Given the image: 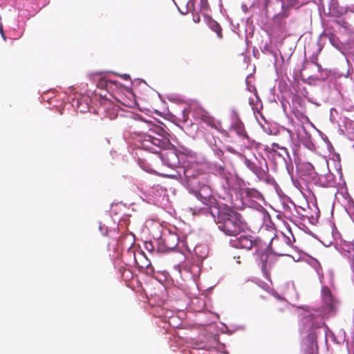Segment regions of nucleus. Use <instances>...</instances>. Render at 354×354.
Returning a JSON list of instances; mask_svg holds the SVG:
<instances>
[{"label":"nucleus","instance_id":"7c9ffc66","mask_svg":"<svg viewBox=\"0 0 354 354\" xmlns=\"http://www.w3.org/2000/svg\"><path fill=\"white\" fill-rule=\"evenodd\" d=\"M129 75H124V78L127 79V78H129Z\"/></svg>","mask_w":354,"mask_h":354},{"label":"nucleus","instance_id":"9b49d317","mask_svg":"<svg viewBox=\"0 0 354 354\" xmlns=\"http://www.w3.org/2000/svg\"><path fill=\"white\" fill-rule=\"evenodd\" d=\"M317 334L314 332L310 333L308 335V339L311 344L310 348L306 354H318V345L317 342Z\"/></svg>","mask_w":354,"mask_h":354},{"label":"nucleus","instance_id":"393cba45","mask_svg":"<svg viewBox=\"0 0 354 354\" xmlns=\"http://www.w3.org/2000/svg\"><path fill=\"white\" fill-rule=\"evenodd\" d=\"M348 258L350 259L351 267H352L353 271L354 272V251H353V254H350V256H348Z\"/></svg>","mask_w":354,"mask_h":354},{"label":"nucleus","instance_id":"bb28decb","mask_svg":"<svg viewBox=\"0 0 354 354\" xmlns=\"http://www.w3.org/2000/svg\"><path fill=\"white\" fill-rule=\"evenodd\" d=\"M311 62L313 64H314L315 65H317L318 64V57H317V55H315V56H313L311 58Z\"/></svg>","mask_w":354,"mask_h":354},{"label":"nucleus","instance_id":"6e6552de","mask_svg":"<svg viewBox=\"0 0 354 354\" xmlns=\"http://www.w3.org/2000/svg\"><path fill=\"white\" fill-rule=\"evenodd\" d=\"M126 94H119L116 99L126 106L131 107L135 104V95L129 90H126Z\"/></svg>","mask_w":354,"mask_h":354},{"label":"nucleus","instance_id":"f257e3e1","mask_svg":"<svg viewBox=\"0 0 354 354\" xmlns=\"http://www.w3.org/2000/svg\"><path fill=\"white\" fill-rule=\"evenodd\" d=\"M209 212L218 229L227 236H237L245 228L241 215L230 206L216 203L209 207Z\"/></svg>","mask_w":354,"mask_h":354},{"label":"nucleus","instance_id":"f8f14e48","mask_svg":"<svg viewBox=\"0 0 354 354\" xmlns=\"http://www.w3.org/2000/svg\"><path fill=\"white\" fill-rule=\"evenodd\" d=\"M232 130L234 131L239 136L243 138H248V136L242 122H236L233 123L232 125Z\"/></svg>","mask_w":354,"mask_h":354},{"label":"nucleus","instance_id":"2eb2a0df","mask_svg":"<svg viewBox=\"0 0 354 354\" xmlns=\"http://www.w3.org/2000/svg\"><path fill=\"white\" fill-rule=\"evenodd\" d=\"M279 242V239L277 237H273L270 243H269V248H270L271 250L274 251V252H278L280 255H283L284 253L283 252V251H278L277 250V243Z\"/></svg>","mask_w":354,"mask_h":354},{"label":"nucleus","instance_id":"4be33fe9","mask_svg":"<svg viewBox=\"0 0 354 354\" xmlns=\"http://www.w3.org/2000/svg\"><path fill=\"white\" fill-rule=\"evenodd\" d=\"M336 23L337 24H339V26H343L345 28L348 26V23L345 20H344V19L337 20V21H336Z\"/></svg>","mask_w":354,"mask_h":354},{"label":"nucleus","instance_id":"dca6fc26","mask_svg":"<svg viewBox=\"0 0 354 354\" xmlns=\"http://www.w3.org/2000/svg\"><path fill=\"white\" fill-rule=\"evenodd\" d=\"M209 5L207 0H200V9L203 11L209 10Z\"/></svg>","mask_w":354,"mask_h":354},{"label":"nucleus","instance_id":"ddd939ff","mask_svg":"<svg viewBox=\"0 0 354 354\" xmlns=\"http://www.w3.org/2000/svg\"><path fill=\"white\" fill-rule=\"evenodd\" d=\"M208 27L214 32H215L217 36L221 39L223 37L222 28L219 24L212 18H209L207 21Z\"/></svg>","mask_w":354,"mask_h":354},{"label":"nucleus","instance_id":"5701e85b","mask_svg":"<svg viewBox=\"0 0 354 354\" xmlns=\"http://www.w3.org/2000/svg\"><path fill=\"white\" fill-rule=\"evenodd\" d=\"M305 167L306 169L309 171V174H312L311 173V171H313L314 170V167L313 165H311L310 163H306L305 165Z\"/></svg>","mask_w":354,"mask_h":354},{"label":"nucleus","instance_id":"cd10ccee","mask_svg":"<svg viewBox=\"0 0 354 354\" xmlns=\"http://www.w3.org/2000/svg\"><path fill=\"white\" fill-rule=\"evenodd\" d=\"M101 86H104V84H106V81L104 79H102L100 80L99 83H98Z\"/></svg>","mask_w":354,"mask_h":354},{"label":"nucleus","instance_id":"473e14b6","mask_svg":"<svg viewBox=\"0 0 354 354\" xmlns=\"http://www.w3.org/2000/svg\"><path fill=\"white\" fill-rule=\"evenodd\" d=\"M279 310L282 311L283 310V308H279Z\"/></svg>","mask_w":354,"mask_h":354},{"label":"nucleus","instance_id":"6ab92c4d","mask_svg":"<svg viewBox=\"0 0 354 354\" xmlns=\"http://www.w3.org/2000/svg\"><path fill=\"white\" fill-rule=\"evenodd\" d=\"M267 148L268 149V150L270 151H274V152H276L277 149L281 150V147H280L279 142L272 143L271 147H267Z\"/></svg>","mask_w":354,"mask_h":354},{"label":"nucleus","instance_id":"39448f33","mask_svg":"<svg viewBox=\"0 0 354 354\" xmlns=\"http://www.w3.org/2000/svg\"><path fill=\"white\" fill-rule=\"evenodd\" d=\"M278 142L281 150L283 151L285 155L289 156L288 147L290 148L294 153L295 152V146L292 143V135L290 131L287 130L285 133L279 138Z\"/></svg>","mask_w":354,"mask_h":354},{"label":"nucleus","instance_id":"0eeeda50","mask_svg":"<svg viewBox=\"0 0 354 354\" xmlns=\"http://www.w3.org/2000/svg\"><path fill=\"white\" fill-rule=\"evenodd\" d=\"M160 157L165 164L171 168L176 167L180 163L176 153L172 150L160 153Z\"/></svg>","mask_w":354,"mask_h":354},{"label":"nucleus","instance_id":"c756f323","mask_svg":"<svg viewBox=\"0 0 354 354\" xmlns=\"http://www.w3.org/2000/svg\"><path fill=\"white\" fill-rule=\"evenodd\" d=\"M316 66L317 67L318 71L322 72L323 69H322V67L321 64H318Z\"/></svg>","mask_w":354,"mask_h":354},{"label":"nucleus","instance_id":"a878e982","mask_svg":"<svg viewBox=\"0 0 354 354\" xmlns=\"http://www.w3.org/2000/svg\"><path fill=\"white\" fill-rule=\"evenodd\" d=\"M0 33L1 35V37H3V40L6 41V37L5 36L4 32H3V26L2 23L0 21Z\"/></svg>","mask_w":354,"mask_h":354},{"label":"nucleus","instance_id":"aec40b11","mask_svg":"<svg viewBox=\"0 0 354 354\" xmlns=\"http://www.w3.org/2000/svg\"><path fill=\"white\" fill-rule=\"evenodd\" d=\"M189 113V111L188 109H185L183 110V111H182L183 120L184 122H186L188 120Z\"/></svg>","mask_w":354,"mask_h":354},{"label":"nucleus","instance_id":"a211bd4d","mask_svg":"<svg viewBox=\"0 0 354 354\" xmlns=\"http://www.w3.org/2000/svg\"><path fill=\"white\" fill-rule=\"evenodd\" d=\"M288 232L290 234V236H292V239H291V238L289 236L285 235V234H283V235L285 236L286 243H287V245H291L292 244V242L295 241V237H294V236H293V234H292V232L290 230H288Z\"/></svg>","mask_w":354,"mask_h":354},{"label":"nucleus","instance_id":"20e7f679","mask_svg":"<svg viewBox=\"0 0 354 354\" xmlns=\"http://www.w3.org/2000/svg\"><path fill=\"white\" fill-rule=\"evenodd\" d=\"M277 261V258L272 253L263 252L259 254V264L267 279H270V270L275 265Z\"/></svg>","mask_w":354,"mask_h":354},{"label":"nucleus","instance_id":"f3484780","mask_svg":"<svg viewBox=\"0 0 354 354\" xmlns=\"http://www.w3.org/2000/svg\"><path fill=\"white\" fill-rule=\"evenodd\" d=\"M348 4L345 6V11L354 13V0H346Z\"/></svg>","mask_w":354,"mask_h":354},{"label":"nucleus","instance_id":"4468645a","mask_svg":"<svg viewBox=\"0 0 354 354\" xmlns=\"http://www.w3.org/2000/svg\"><path fill=\"white\" fill-rule=\"evenodd\" d=\"M157 251L158 252H162V253L171 252L170 250H169V248H166V244L165 242V236H163L162 238L158 240Z\"/></svg>","mask_w":354,"mask_h":354},{"label":"nucleus","instance_id":"7ed1b4c3","mask_svg":"<svg viewBox=\"0 0 354 354\" xmlns=\"http://www.w3.org/2000/svg\"><path fill=\"white\" fill-rule=\"evenodd\" d=\"M244 164L260 180L265 181L267 183H270L272 181L266 161L263 163L257 160L256 161H252L245 158Z\"/></svg>","mask_w":354,"mask_h":354},{"label":"nucleus","instance_id":"2f4dec72","mask_svg":"<svg viewBox=\"0 0 354 354\" xmlns=\"http://www.w3.org/2000/svg\"><path fill=\"white\" fill-rule=\"evenodd\" d=\"M158 130H159L160 131H161V132H162V131H163V129H159V128H158Z\"/></svg>","mask_w":354,"mask_h":354},{"label":"nucleus","instance_id":"1a4fd4ad","mask_svg":"<svg viewBox=\"0 0 354 354\" xmlns=\"http://www.w3.org/2000/svg\"><path fill=\"white\" fill-rule=\"evenodd\" d=\"M201 120L212 129L219 131L221 128V122L210 115H203L201 117Z\"/></svg>","mask_w":354,"mask_h":354},{"label":"nucleus","instance_id":"9d476101","mask_svg":"<svg viewBox=\"0 0 354 354\" xmlns=\"http://www.w3.org/2000/svg\"><path fill=\"white\" fill-rule=\"evenodd\" d=\"M165 242L166 248H169L170 251H174L178 245V237L174 234L165 236Z\"/></svg>","mask_w":354,"mask_h":354},{"label":"nucleus","instance_id":"c85d7f7f","mask_svg":"<svg viewBox=\"0 0 354 354\" xmlns=\"http://www.w3.org/2000/svg\"><path fill=\"white\" fill-rule=\"evenodd\" d=\"M194 22H196V23H198V22H199V21H200V17H199L198 15V16H196V17H194Z\"/></svg>","mask_w":354,"mask_h":354},{"label":"nucleus","instance_id":"412c9836","mask_svg":"<svg viewBox=\"0 0 354 354\" xmlns=\"http://www.w3.org/2000/svg\"><path fill=\"white\" fill-rule=\"evenodd\" d=\"M184 174L187 178H189L191 177H195V176L194 174H192V170L189 169H185Z\"/></svg>","mask_w":354,"mask_h":354},{"label":"nucleus","instance_id":"b1692460","mask_svg":"<svg viewBox=\"0 0 354 354\" xmlns=\"http://www.w3.org/2000/svg\"><path fill=\"white\" fill-rule=\"evenodd\" d=\"M145 248L149 251H153V245L151 242H147L145 243Z\"/></svg>","mask_w":354,"mask_h":354},{"label":"nucleus","instance_id":"423d86ee","mask_svg":"<svg viewBox=\"0 0 354 354\" xmlns=\"http://www.w3.org/2000/svg\"><path fill=\"white\" fill-rule=\"evenodd\" d=\"M230 243L234 248L245 250H250L257 245L256 241L252 240L251 236H241L236 240H232Z\"/></svg>","mask_w":354,"mask_h":354},{"label":"nucleus","instance_id":"f03ea898","mask_svg":"<svg viewBox=\"0 0 354 354\" xmlns=\"http://www.w3.org/2000/svg\"><path fill=\"white\" fill-rule=\"evenodd\" d=\"M137 146L141 149L158 153L168 147L169 140L164 135L150 129L149 133H140L136 138Z\"/></svg>","mask_w":354,"mask_h":354}]
</instances>
